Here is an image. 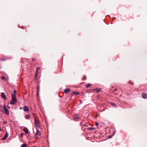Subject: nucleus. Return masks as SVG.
<instances>
[{
  "label": "nucleus",
  "mask_w": 147,
  "mask_h": 147,
  "mask_svg": "<svg viewBox=\"0 0 147 147\" xmlns=\"http://www.w3.org/2000/svg\"><path fill=\"white\" fill-rule=\"evenodd\" d=\"M30 117V115H26L25 116V118L27 119H29Z\"/></svg>",
  "instance_id": "nucleus-12"
},
{
  "label": "nucleus",
  "mask_w": 147,
  "mask_h": 147,
  "mask_svg": "<svg viewBox=\"0 0 147 147\" xmlns=\"http://www.w3.org/2000/svg\"><path fill=\"white\" fill-rule=\"evenodd\" d=\"M3 109L5 113L7 115H9V113L8 110L6 108L5 105L3 106Z\"/></svg>",
  "instance_id": "nucleus-4"
},
{
  "label": "nucleus",
  "mask_w": 147,
  "mask_h": 147,
  "mask_svg": "<svg viewBox=\"0 0 147 147\" xmlns=\"http://www.w3.org/2000/svg\"><path fill=\"white\" fill-rule=\"evenodd\" d=\"M36 132L34 136V138L35 139H38L39 137L41 135V133L40 131H39L38 129H36Z\"/></svg>",
  "instance_id": "nucleus-3"
},
{
  "label": "nucleus",
  "mask_w": 147,
  "mask_h": 147,
  "mask_svg": "<svg viewBox=\"0 0 147 147\" xmlns=\"http://www.w3.org/2000/svg\"><path fill=\"white\" fill-rule=\"evenodd\" d=\"M2 60H3V61H4V59H2Z\"/></svg>",
  "instance_id": "nucleus-28"
},
{
  "label": "nucleus",
  "mask_w": 147,
  "mask_h": 147,
  "mask_svg": "<svg viewBox=\"0 0 147 147\" xmlns=\"http://www.w3.org/2000/svg\"><path fill=\"white\" fill-rule=\"evenodd\" d=\"M39 69H40V68L39 67H38L36 69V73L35 74V77L36 78L37 77V74L38 73V71L39 70Z\"/></svg>",
  "instance_id": "nucleus-10"
},
{
  "label": "nucleus",
  "mask_w": 147,
  "mask_h": 147,
  "mask_svg": "<svg viewBox=\"0 0 147 147\" xmlns=\"http://www.w3.org/2000/svg\"><path fill=\"white\" fill-rule=\"evenodd\" d=\"M1 79L3 80H6V78L4 76H3L1 78Z\"/></svg>",
  "instance_id": "nucleus-17"
},
{
  "label": "nucleus",
  "mask_w": 147,
  "mask_h": 147,
  "mask_svg": "<svg viewBox=\"0 0 147 147\" xmlns=\"http://www.w3.org/2000/svg\"><path fill=\"white\" fill-rule=\"evenodd\" d=\"M70 91V89L69 88L66 89L64 90V92L65 93H68Z\"/></svg>",
  "instance_id": "nucleus-9"
},
{
  "label": "nucleus",
  "mask_w": 147,
  "mask_h": 147,
  "mask_svg": "<svg viewBox=\"0 0 147 147\" xmlns=\"http://www.w3.org/2000/svg\"><path fill=\"white\" fill-rule=\"evenodd\" d=\"M7 123V122H6V121H4V122H3V123Z\"/></svg>",
  "instance_id": "nucleus-24"
},
{
  "label": "nucleus",
  "mask_w": 147,
  "mask_h": 147,
  "mask_svg": "<svg viewBox=\"0 0 147 147\" xmlns=\"http://www.w3.org/2000/svg\"><path fill=\"white\" fill-rule=\"evenodd\" d=\"M91 85L90 84H88L86 85V87H89L90 86H91Z\"/></svg>",
  "instance_id": "nucleus-15"
},
{
  "label": "nucleus",
  "mask_w": 147,
  "mask_h": 147,
  "mask_svg": "<svg viewBox=\"0 0 147 147\" xmlns=\"http://www.w3.org/2000/svg\"><path fill=\"white\" fill-rule=\"evenodd\" d=\"M37 95L38 96V92H39V87L38 86H37Z\"/></svg>",
  "instance_id": "nucleus-16"
},
{
  "label": "nucleus",
  "mask_w": 147,
  "mask_h": 147,
  "mask_svg": "<svg viewBox=\"0 0 147 147\" xmlns=\"http://www.w3.org/2000/svg\"><path fill=\"white\" fill-rule=\"evenodd\" d=\"M111 105H112L113 106H115V104L113 103H111Z\"/></svg>",
  "instance_id": "nucleus-18"
},
{
  "label": "nucleus",
  "mask_w": 147,
  "mask_h": 147,
  "mask_svg": "<svg viewBox=\"0 0 147 147\" xmlns=\"http://www.w3.org/2000/svg\"><path fill=\"white\" fill-rule=\"evenodd\" d=\"M20 109H22V108L20 107Z\"/></svg>",
  "instance_id": "nucleus-25"
},
{
  "label": "nucleus",
  "mask_w": 147,
  "mask_h": 147,
  "mask_svg": "<svg viewBox=\"0 0 147 147\" xmlns=\"http://www.w3.org/2000/svg\"><path fill=\"white\" fill-rule=\"evenodd\" d=\"M80 102H81V100H80Z\"/></svg>",
  "instance_id": "nucleus-27"
},
{
  "label": "nucleus",
  "mask_w": 147,
  "mask_h": 147,
  "mask_svg": "<svg viewBox=\"0 0 147 147\" xmlns=\"http://www.w3.org/2000/svg\"><path fill=\"white\" fill-rule=\"evenodd\" d=\"M142 97L144 99H146L147 98V94L146 93H142Z\"/></svg>",
  "instance_id": "nucleus-6"
},
{
  "label": "nucleus",
  "mask_w": 147,
  "mask_h": 147,
  "mask_svg": "<svg viewBox=\"0 0 147 147\" xmlns=\"http://www.w3.org/2000/svg\"><path fill=\"white\" fill-rule=\"evenodd\" d=\"M95 125L96 126H98V123L97 122H96L95 123Z\"/></svg>",
  "instance_id": "nucleus-20"
},
{
  "label": "nucleus",
  "mask_w": 147,
  "mask_h": 147,
  "mask_svg": "<svg viewBox=\"0 0 147 147\" xmlns=\"http://www.w3.org/2000/svg\"><path fill=\"white\" fill-rule=\"evenodd\" d=\"M11 98V100L10 102V104L12 105L15 104L17 101V100L15 94H12Z\"/></svg>",
  "instance_id": "nucleus-1"
},
{
  "label": "nucleus",
  "mask_w": 147,
  "mask_h": 147,
  "mask_svg": "<svg viewBox=\"0 0 147 147\" xmlns=\"http://www.w3.org/2000/svg\"><path fill=\"white\" fill-rule=\"evenodd\" d=\"M16 91L15 90H14V94H15V95L16 96Z\"/></svg>",
  "instance_id": "nucleus-19"
},
{
  "label": "nucleus",
  "mask_w": 147,
  "mask_h": 147,
  "mask_svg": "<svg viewBox=\"0 0 147 147\" xmlns=\"http://www.w3.org/2000/svg\"><path fill=\"white\" fill-rule=\"evenodd\" d=\"M7 107L8 108H10V107H9L8 106H7Z\"/></svg>",
  "instance_id": "nucleus-26"
},
{
  "label": "nucleus",
  "mask_w": 147,
  "mask_h": 147,
  "mask_svg": "<svg viewBox=\"0 0 147 147\" xmlns=\"http://www.w3.org/2000/svg\"><path fill=\"white\" fill-rule=\"evenodd\" d=\"M32 61H35V58H33V59H32Z\"/></svg>",
  "instance_id": "nucleus-22"
},
{
  "label": "nucleus",
  "mask_w": 147,
  "mask_h": 147,
  "mask_svg": "<svg viewBox=\"0 0 147 147\" xmlns=\"http://www.w3.org/2000/svg\"><path fill=\"white\" fill-rule=\"evenodd\" d=\"M34 121L36 128L37 129H38L40 127V123L37 120L35 117Z\"/></svg>",
  "instance_id": "nucleus-2"
},
{
  "label": "nucleus",
  "mask_w": 147,
  "mask_h": 147,
  "mask_svg": "<svg viewBox=\"0 0 147 147\" xmlns=\"http://www.w3.org/2000/svg\"><path fill=\"white\" fill-rule=\"evenodd\" d=\"M27 144H23L22 145V147H27Z\"/></svg>",
  "instance_id": "nucleus-14"
},
{
  "label": "nucleus",
  "mask_w": 147,
  "mask_h": 147,
  "mask_svg": "<svg viewBox=\"0 0 147 147\" xmlns=\"http://www.w3.org/2000/svg\"><path fill=\"white\" fill-rule=\"evenodd\" d=\"M9 134L8 133L6 132L5 135L3 137V138H2V140H5L8 137V136Z\"/></svg>",
  "instance_id": "nucleus-5"
},
{
  "label": "nucleus",
  "mask_w": 147,
  "mask_h": 147,
  "mask_svg": "<svg viewBox=\"0 0 147 147\" xmlns=\"http://www.w3.org/2000/svg\"><path fill=\"white\" fill-rule=\"evenodd\" d=\"M23 130L26 134L28 133V130L27 128H24Z\"/></svg>",
  "instance_id": "nucleus-11"
},
{
  "label": "nucleus",
  "mask_w": 147,
  "mask_h": 147,
  "mask_svg": "<svg viewBox=\"0 0 147 147\" xmlns=\"http://www.w3.org/2000/svg\"><path fill=\"white\" fill-rule=\"evenodd\" d=\"M72 94H74L77 95L79 94V93L78 92H72Z\"/></svg>",
  "instance_id": "nucleus-13"
},
{
  "label": "nucleus",
  "mask_w": 147,
  "mask_h": 147,
  "mask_svg": "<svg viewBox=\"0 0 147 147\" xmlns=\"http://www.w3.org/2000/svg\"><path fill=\"white\" fill-rule=\"evenodd\" d=\"M24 134L23 133H21L20 134V136H22Z\"/></svg>",
  "instance_id": "nucleus-23"
},
{
  "label": "nucleus",
  "mask_w": 147,
  "mask_h": 147,
  "mask_svg": "<svg viewBox=\"0 0 147 147\" xmlns=\"http://www.w3.org/2000/svg\"><path fill=\"white\" fill-rule=\"evenodd\" d=\"M1 96L2 98H3L4 99L6 98L5 94L3 92L1 93Z\"/></svg>",
  "instance_id": "nucleus-8"
},
{
  "label": "nucleus",
  "mask_w": 147,
  "mask_h": 147,
  "mask_svg": "<svg viewBox=\"0 0 147 147\" xmlns=\"http://www.w3.org/2000/svg\"><path fill=\"white\" fill-rule=\"evenodd\" d=\"M32 115H33V116L34 117H35L36 118V117H35V114H34V113H33L32 114Z\"/></svg>",
  "instance_id": "nucleus-21"
},
{
  "label": "nucleus",
  "mask_w": 147,
  "mask_h": 147,
  "mask_svg": "<svg viewBox=\"0 0 147 147\" xmlns=\"http://www.w3.org/2000/svg\"><path fill=\"white\" fill-rule=\"evenodd\" d=\"M23 109H24V111H29V109H28V107L26 106H24V107L23 108Z\"/></svg>",
  "instance_id": "nucleus-7"
}]
</instances>
